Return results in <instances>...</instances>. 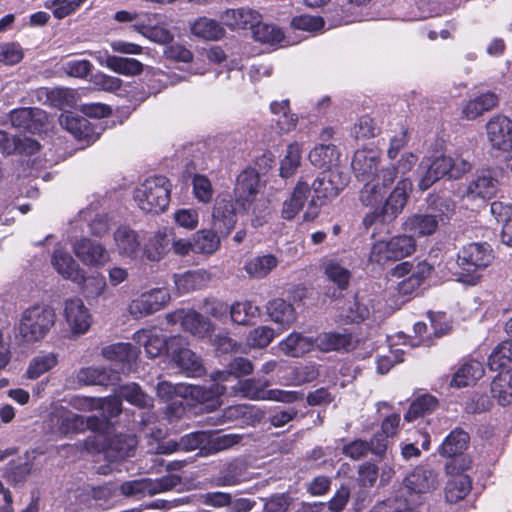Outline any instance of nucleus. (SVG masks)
<instances>
[{"label": "nucleus", "instance_id": "nucleus-1", "mask_svg": "<svg viewBox=\"0 0 512 512\" xmlns=\"http://www.w3.org/2000/svg\"><path fill=\"white\" fill-rule=\"evenodd\" d=\"M494 260L493 249L487 242H471L464 245L457 253L456 273L462 283L475 285L481 278V271Z\"/></svg>", "mask_w": 512, "mask_h": 512}, {"label": "nucleus", "instance_id": "nucleus-2", "mask_svg": "<svg viewBox=\"0 0 512 512\" xmlns=\"http://www.w3.org/2000/svg\"><path fill=\"white\" fill-rule=\"evenodd\" d=\"M171 186L165 176L149 177L135 189L134 200L146 213L163 212L170 202Z\"/></svg>", "mask_w": 512, "mask_h": 512}, {"label": "nucleus", "instance_id": "nucleus-3", "mask_svg": "<svg viewBox=\"0 0 512 512\" xmlns=\"http://www.w3.org/2000/svg\"><path fill=\"white\" fill-rule=\"evenodd\" d=\"M411 190L412 182L408 178H401L384 203L365 215L363 226L369 229L376 223H391L404 210Z\"/></svg>", "mask_w": 512, "mask_h": 512}, {"label": "nucleus", "instance_id": "nucleus-4", "mask_svg": "<svg viewBox=\"0 0 512 512\" xmlns=\"http://www.w3.org/2000/svg\"><path fill=\"white\" fill-rule=\"evenodd\" d=\"M56 321L54 309L46 304H35L22 313L19 331L26 341L43 339Z\"/></svg>", "mask_w": 512, "mask_h": 512}, {"label": "nucleus", "instance_id": "nucleus-5", "mask_svg": "<svg viewBox=\"0 0 512 512\" xmlns=\"http://www.w3.org/2000/svg\"><path fill=\"white\" fill-rule=\"evenodd\" d=\"M471 167L472 165L461 157L437 156L426 166V170L418 182V187L421 191H426L444 177L459 179L470 171Z\"/></svg>", "mask_w": 512, "mask_h": 512}, {"label": "nucleus", "instance_id": "nucleus-6", "mask_svg": "<svg viewBox=\"0 0 512 512\" xmlns=\"http://www.w3.org/2000/svg\"><path fill=\"white\" fill-rule=\"evenodd\" d=\"M169 354L173 363L188 377H200L205 373L201 358L188 348L182 336L169 338Z\"/></svg>", "mask_w": 512, "mask_h": 512}, {"label": "nucleus", "instance_id": "nucleus-7", "mask_svg": "<svg viewBox=\"0 0 512 512\" xmlns=\"http://www.w3.org/2000/svg\"><path fill=\"white\" fill-rule=\"evenodd\" d=\"M349 182L348 175L340 168H330L319 173L312 183L314 197L326 203L337 197Z\"/></svg>", "mask_w": 512, "mask_h": 512}, {"label": "nucleus", "instance_id": "nucleus-8", "mask_svg": "<svg viewBox=\"0 0 512 512\" xmlns=\"http://www.w3.org/2000/svg\"><path fill=\"white\" fill-rule=\"evenodd\" d=\"M395 180L396 169L394 167L382 168L378 178L362 181L364 186L359 191V201L367 207L381 204L387 189Z\"/></svg>", "mask_w": 512, "mask_h": 512}, {"label": "nucleus", "instance_id": "nucleus-9", "mask_svg": "<svg viewBox=\"0 0 512 512\" xmlns=\"http://www.w3.org/2000/svg\"><path fill=\"white\" fill-rule=\"evenodd\" d=\"M432 267L426 261H419L416 264L402 262L394 268L393 274L397 277L409 276L398 283V292L403 296L414 294L425 279L430 275Z\"/></svg>", "mask_w": 512, "mask_h": 512}, {"label": "nucleus", "instance_id": "nucleus-10", "mask_svg": "<svg viewBox=\"0 0 512 512\" xmlns=\"http://www.w3.org/2000/svg\"><path fill=\"white\" fill-rule=\"evenodd\" d=\"M498 169H485L478 172L469 182L466 188L465 196L470 200H486L494 197L499 188Z\"/></svg>", "mask_w": 512, "mask_h": 512}, {"label": "nucleus", "instance_id": "nucleus-11", "mask_svg": "<svg viewBox=\"0 0 512 512\" xmlns=\"http://www.w3.org/2000/svg\"><path fill=\"white\" fill-rule=\"evenodd\" d=\"M487 139L492 148L500 151L512 149V120L498 114L490 118L485 126Z\"/></svg>", "mask_w": 512, "mask_h": 512}, {"label": "nucleus", "instance_id": "nucleus-12", "mask_svg": "<svg viewBox=\"0 0 512 512\" xmlns=\"http://www.w3.org/2000/svg\"><path fill=\"white\" fill-rule=\"evenodd\" d=\"M167 320L172 324L179 323L185 331L198 338L206 337L213 330V324L194 310H177L168 314Z\"/></svg>", "mask_w": 512, "mask_h": 512}, {"label": "nucleus", "instance_id": "nucleus-13", "mask_svg": "<svg viewBox=\"0 0 512 512\" xmlns=\"http://www.w3.org/2000/svg\"><path fill=\"white\" fill-rule=\"evenodd\" d=\"M73 252L86 266L101 267L110 260L108 250L98 241L89 238L75 241Z\"/></svg>", "mask_w": 512, "mask_h": 512}, {"label": "nucleus", "instance_id": "nucleus-14", "mask_svg": "<svg viewBox=\"0 0 512 512\" xmlns=\"http://www.w3.org/2000/svg\"><path fill=\"white\" fill-rule=\"evenodd\" d=\"M259 192V174L254 169L242 171L236 179L234 194L236 203L248 211Z\"/></svg>", "mask_w": 512, "mask_h": 512}, {"label": "nucleus", "instance_id": "nucleus-15", "mask_svg": "<svg viewBox=\"0 0 512 512\" xmlns=\"http://www.w3.org/2000/svg\"><path fill=\"white\" fill-rule=\"evenodd\" d=\"M49 421L51 429L58 435L65 436L84 431L83 416L63 406L53 409L50 413Z\"/></svg>", "mask_w": 512, "mask_h": 512}, {"label": "nucleus", "instance_id": "nucleus-16", "mask_svg": "<svg viewBox=\"0 0 512 512\" xmlns=\"http://www.w3.org/2000/svg\"><path fill=\"white\" fill-rule=\"evenodd\" d=\"M212 217L214 230L219 234L227 236L234 229L237 216L230 195L226 194L217 198Z\"/></svg>", "mask_w": 512, "mask_h": 512}, {"label": "nucleus", "instance_id": "nucleus-17", "mask_svg": "<svg viewBox=\"0 0 512 512\" xmlns=\"http://www.w3.org/2000/svg\"><path fill=\"white\" fill-rule=\"evenodd\" d=\"M156 392L160 400L164 402L171 401L166 408V415L169 418H180L185 413L183 402L175 399L177 397L187 396V386L183 384H173L169 381H160L157 384Z\"/></svg>", "mask_w": 512, "mask_h": 512}, {"label": "nucleus", "instance_id": "nucleus-18", "mask_svg": "<svg viewBox=\"0 0 512 512\" xmlns=\"http://www.w3.org/2000/svg\"><path fill=\"white\" fill-rule=\"evenodd\" d=\"M64 316L71 332L75 335L84 334L90 328L91 315L80 298L65 301Z\"/></svg>", "mask_w": 512, "mask_h": 512}, {"label": "nucleus", "instance_id": "nucleus-19", "mask_svg": "<svg viewBox=\"0 0 512 512\" xmlns=\"http://www.w3.org/2000/svg\"><path fill=\"white\" fill-rule=\"evenodd\" d=\"M12 126L31 133L40 132L47 124V113L40 108H18L9 114Z\"/></svg>", "mask_w": 512, "mask_h": 512}, {"label": "nucleus", "instance_id": "nucleus-20", "mask_svg": "<svg viewBox=\"0 0 512 512\" xmlns=\"http://www.w3.org/2000/svg\"><path fill=\"white\" fill-rule=\"evenodd\" d=\"M404 484L411 492L427 493L439 486V474L428 465H420L406 476Z\"/></svg>", "mask_w": 512, "mask_h": 512}, {"label": "nucleus", "instance_id": "nucleus-21", "mask_svg": "<svg viewBox=\"0 0 512 512\" xmlns=\"http://www.w3.org/2000/svg\"><path fill=\"white\" fill-rule=\"evenodd\" d=\"M249 480L248 465L245 460L235 458L226 463L213 478L212 485L215 487H231Z\"/></svg>", "mask_w": 512, "mask_h": 512}, {"label": "nucleus", "instance_id": "nucleus-22", "mask_svg": "<svg viewBox=\"0 0 512 512\" xmlns=\"http://www.w3.org/2000/svg\"><path fill=\"white\" fill-rule=\"evenodd\" d=\"M55 270L65 279L82 285L86 281L85 271L73 259L71 254L63 249H56L51 259Z\"/></svg>", "mask_w": 512, "mask_h": 512}, {"label": "nucleus", "instance_id": "nucleus-23", "mask_svg": "<svg viewBox=\"0 0 512 512\" xmlns=\"http://www.w3.org/2000/svg\"><path fill=\"white\" fill-rule=\"evenodd\" d=\"M379 157L372 150H357L352 159V169L359 181L378 178Z\"/></svg>", "mask_w": 512, "mask_h": 512}, {"label": "nucleus", "instance_id": "nucleus-24", "mask_svg": "<svg viewBox=\"0 0 512 512\" xmlns=\"http://www.w3.org/2000/svg\"><path fill=\"white\" fill-rule=\"evenodd\" d=\"M60 123L68 132L79 140L92 142L99 137V132H96L95 127L86 117L75 116L72 114L61 115Z\"/></svg>", "mask_w": 512, "mask_h": 512}, {"label": "nucleus", "instance_id": "nucleus-25", "mask_svg": "<svg viewBox=\"0 0 512 512\" xmlns=\"http://www.w3.org/2000/svg\"><path fill=\"white\" fill-rule=\"evenodd\" d=\"M261 19V15L250 8L227 9L221 21L231 29H251Z\"/></svg>", "mask_w": 512, "mask_h": 512}, {"label": "nucleus", "instance_id": "nucleus-26", "mask_svg": "<svg viewBox=\"0 0 512 512\" xmlns=\"http://www.w3.org/2000/svg\"><path fill=\"white\" fill-rule=\"evenodd\" d=\"M172 240L173 232L171 230L163 229L157 231L145 244L143 249L144 256L151 261L161 260L171 250Z\"/></svg>", "mask_w": 512, "mask_h": 512}, {"label": "nucleus", "instance_id": "nucleus-27", "mask_svg": "<svg viewBox=\"0 0 512 512\" xmlns=\"http://www.w3.org/2000/svg\"><path fill=\"white\" fill-rule=\"evenodd\" d=\"M439 226L440 223L427 211L413 214L404 222L405 230L419 237L434 234Z\"/></svg>", "mask_w": 512, "mask_h": 512}, {"label": "nucleus", "instance_id": "nucleus-28", "mask_svg": "<svg viewBox=\"0 0 512 512\" xmlns=\"http://www.w3.org/2000/svg\"><path fill=\"white\" fill-rule=\"evenodd\" d=\"M426 202V211L432 215L440 225L447 224L455 213V202L449 197L430 194Z\"/></svg>", "mask_w": 512, "mask_h": 512}, {"label": "nucleus", "instance_id": "nucleus-29", "mask_svg": "<svg viewBox=\"0 0 512 512\" xmlns=\"http://www.w3.org/2000/svg\"><path fill=\"white\" fill-rule=\"evenodd\" d=\"M498 103V95L494 92L487 91L469 100L463 107L462 113L468 120H474L485 112L495 108Z\"/></svg>", "mask_w": 512, "mask_h": 512}, {"label": "nucleus", "instance_id": "nucleus-30", "mask_svg": "<svg viewBox=\"0 0 512 512\" xmlns=\"http://www.w3.org/2000/svg\"><path fill=\"white\" fill-rule=\"evenodd\" d=\"M310 193V185L308 182L300 179L289 199L283 203L281 215L286 220H292L299 211L304 207L308 194Z\"/></svg>", "mask_w": 512, "mask_h": 512}, {"label": "nucleus", "instance_id": "nucleus-31", "mask_svg": "<svg viewBox=\"0 0 512 512\" xmlns=\"http://www.w3.org/2000/svg\"><path fill=\"white\" fill-rule=\"evenodd\" d=\"M78 379L87 385L107 386L119 381V373L112 368L88 367L79 371Z\"/></svg>", "mask_w": 512, "mask_h": 512}, {"label": "nucleus", "instance_id": "nucleus-32", "mask_svg": "<svg viewBox=\"0 0 512 512\" xmlns=\"http://www.w3.org/2000/svg\"><path fill=\"white\" fill-rule=\"evenodd\" d=\"M339 157L340 152L334 144H319L309 153L310 162L319 168H340L337 165Z\"/></svg>", "mask_w": 512, "mask_h": 512}, {"label": "nucleus", "instance_id": "nucleus-33", "mask_svg": "<svg viewBox=\"0 0 512 512\" xmlns=\"http://www.w3.org/2000/svg\"><path fill=\"white\" fill-rule=\"evenodd\" d=\"M114 240L120 255L136 258L140 251L137 233L128 227H120L114 233Z\"/></svg>", "mask_w": 512, "mask_h": 512}, {"label": "nucleus", "instance_id": "nucleus-34", "mask_svg": "<svg viewBox=\"0 0 512 512\" xmlns=\"http://www.w3.org/2000/svg\"><path fill=\"white\" fill-rule=\"evenodd\" d=\"M469 434L462 428H455L444 439L439 448V453L442 456L452 458L462 454L468 447Z\"/></svg>", "mask_w": 512, "mask_h": 512}, {"label": "nucleus", "instance_id": "nucleus-35", "mask_svg": "<svg viewBox=\"0 0 512 512\" xmlns=\"http://www.w3.org/2000/svg\"><path fill=\"white\" fill-rule=\"evenodd\" d=\"M484 375V368L481 362L471 360L464 363L453 375L451 386L462 388L474 384Z\"/></svg>", "mask_w": 512, "mask_h": 512}, {"label": "nucleus", "instance_id": "nucleus-36", "mask_svg": "<svg viewBox=\"0 0 512 512\" xmlns=\"http://www.w3.org/2000/svg\"><path fill=\"white\" fill-rule=\"evenodd\" d=\"M221 381L213 382L209 386L203 385H191L187 386L188 393L193 399L200 403H211L212 407L218 404V398L223 395L226 391V387L220 384Z\"/></svg>", "mask_w": 512, "mask_h": 512}, {"label": "nucleus", "instance_id": "nucleus-37", "mask_svg": "<svg viewBox=\"0 0 512 512\" xmlns=\"http://www.w3.org/2000/svg\"><path fill=\"white\" fill-rule=\"evenodd\" d=\"M270 110L271 113L276 116L274 121L280 132L288 133L296 128L298 116L291 113L289 100L272 102L270 104Z\"/></svg>", "mask_w": 512, "mask_h": 512}, {"label": "nucleus", "instance_id": "nucleus-38", "mask_svg": "<svg viewBox=\"0 0 512 512\" xmlns=\"http://www.w3.org/2000/svg\"><path fill=\"white\" fill-rule=\"evenodd\" d=\"M318 347L323 351H349L355 347L352 335L339 332L320 334L316 340Z\"/></svg>", "mask_w": 512, "mask_h": 512}, {"label": "nucleus", "instance_id": "nucleus-39", "mask_svg": "<svg viewBox=\"0 0 512 512\" xmlns=\"http://www.w3.org/2000/svg\"><path fill=\"white\" fill-rule=\"evenodd\" d=\"M491 393L498 403L507 406L512 403V369L500 372L491 383Z\"/></svg>", "mask_w": 512, "mask_h": 512}, {"label": "nucleus", "instance_id": "nucleus-40", "mask_svg": "<svg viewBox=\"0 0 512 512\" xmlns=\"http://www.w3.org/2000/svg\"><path fill=\"white\" fill-rule=\"evenodd\" d=\"M267 314L270 319L282 326L289 327L296 320L294 307L283 299H273L267 304Z\"/></svg>", "mask_w": 512, "mask_h": 512}, {"label": "nucleus", "instance_id": "nucleus-41", "mask_svg": "<svg viewBox=\"0 0 512 512\" xmlns=\"http://www.w3.org/2000/svg\"><path fill=\"white\" fill-rule=\"evenodd\" d=\"M281 351L291 357H301L308 353L314 346L311 338L305 337L300 333H291L279 344Z\"/></svg>", "mask_w": 512, "mask_h": 512}, {"label": "nucleus", "instance_id": "nucleus-42", "mask_svg": "<svg viewBox=\"0 0 512 512\" xmlns=\"http://www.w3.org/2000/svg\"><path fill=\"white\" fill-rule=\"evenodd\" d=\"M115 394L119 396L121 400H126L132 405L139 408H146L152 406V398L148 396L137 383H128L119 386Z\"/></svg>", "mask_w": 512, "mask_h": 512}, {"label": "nucleus", "instance_id": "nucleus-43", "mask_svg": "<svg viewBox=\"0 0 512 512\" xmlns=\"http://www.w3.org/2000/svg\"><path fill=\"white\" fill-rule=\"evenodd\" d=\"M254 366L252 362L244 357H235L227 365V369L216 371L212 375V379L216 381H228L231 376L240 378L253 372Z\"/></svg>", "mask_w": 512, "mask_h": 512}, {"label": "nucleus", "instance_id": "nucleus-44", "mask_svg": "<svg viewBox=\"0 0 512 512\" xmlns=\"http://www.w3.org/2000/svg\"><path fill=\"white\" fill-rule=\"evenodd\" d=\"M278 265V259L272 254L254 257L244 265L246 273L257 279L266 277Z\"/></svg>", "mask_w": 512, "mask_h": 512}, {"label": "nucleus", "instance_id": "nucleus-45", "mask_svg": "<svg viewBox=\"0 0 512 512\" xmlns=\"http://www.w3.org/2000/svg\"><path fill=\"white\" fill-rule=\"evenodd\" d=\"M193 35L205 40H218L225 34L224 28L214 19L198 18L191 26Z\"/></svg>", "mask_w": 512, "mask_h": 512}, {"label": "nucleus", "instance_id": "nucleus-46", "mask_svg": "<svg viewBox=\"0 0 512 512\" xmlns=\"http://www.w3.org/2000/svg\"><path fill=\"white\" fill-rule=\"evenodd\" d=\"M105 65L116 73L125 76H136L142 73L144 65L133 58L107 55Z\"/></svg>", "mask_w": 512, "mask_h": 512}, {"label": "nucleus", "instance_id": "nucleus-47", "mask_svg": "<svg viewBox=\"0 0 512 512\" xmlns=\"http://www.w3.org/2000/svg\"><path fill=\"white\" fill-rule=\"evenodd\" d=\"M327 278L340 290H345L350 282V271L334 259H325L321 264Z\"/></svg>", "mask_w": 512, "mask_h": 512}, {"label": "nucleus", "instance_id": "nucleus-48", "mask_svg": "<svg viewBox=\"0 0 512 512\" xmlns=\"http://www.w3.org/2000/svg\"><path fill=\"white\" fill-rule=\"evenodd\" d=\"M471 489L469 476L465 474L453 476L446 484L445 498L449 503H456L465 498Z\"/></svg>", "mask_w": 512, "mask_h": 512}, {"label": "nucleus", "instance_id": "nucleus-49", "mask_svg": "<svg viewBox=\"0 0 512 512\" xmlns=\"http://www.w3.org/2000/svg\"><path fill=\"white\" fill-rule=\"evenodd\" d=\"M219 232L203 229L193 235L194 253L212 254L220 247Z\"/></svg>", "mask_w": 512, "mask_h": 512}, {"label": "nucleus", "instance_id": "nucleus-50", "mask_svg": "<svg viewBox=\"0 0 512 512\" xmlns=\"http://www.w3.org/2000/svg\"><path fill=\"white\" fill-rule=\"evenodd\" d=\"M437 406L438 400L434 396L429 394L421 395L410 404L408 411L404 415V419L407 422H412L418 417L431 413Z\"/></svg>", "mask_w": 512, "mask_h": 512}, {"label": "nucleus", "instance_id": "nucleus-51", "mask_svg": "<svg viewBox=\"0 0 512 512\" xmlns=\"http://www.w3.org/2000/svg\"><path fill=\"white\" fill-rule=\"evenodd\" d=\"M229 313L233 323L248 325L252 319L259 316L260 309L251 301H243L229 306Z\"/></svg>", "mask_w": 512, "mask_h": 512}, {"label": "nucleus", "instance_id": "nucleus-52", "mask_svg": "<svg viewBox=\"0 0 512 512\" xmlns=\"http://www.w3.org/2000/svg\"><path fill=\"white\" fill-rule=\"evenodd\" d=\"M107 359L120 363H130L137 357L136 348L131 343H116L103 350Z\"/></svg>", "mask_w": 512, "mask_h": 512}, {"label": "nucleus", "instance_id": "nucleus-53", "mask_svg": "<svg viewBox=\"0 0 512 512\" xmlns=\"http://www.w3.org/2000/svg\"><path fill=\"white\" fill-rule=\"evenodd\" d=\"M32 468L33 464L29 461H12L6 466L4 476L11 485H22L31 474Z\"/></svg>", "mask_w": 512, "mask_h": 512}, {"label": "nucleus", "instance_id": "nucleus-54", "mask_svg": "<svg viewBox=\"0 0 512 512\" xmlns=\"http://www.w3.org/2000/svg\"><path fill=\"white\" fill-rule=\"evenodd\" d=\"M392 261L400 260L411 255L416 248L415 240L412 236L400 235L393 237L388 241Z\"/></svg>", "mask_w": 512, "mask_h": 512}, {"label": "nucleus", "instance_id": "nucleus-55", "mask_svg": "<svg viewBox=\"0 0 512 512\" xmlns=\"http://www.w3.org/2000/svg\"><path fill=\"white\" fill-rule=\"evenodd\" d=\"M57 364V357L53 353L41 354L34 357L28 366L27 377L37 379L44 373L50 371Z\"/></svg>", "mask_w": 512, "mask_h": 512}, {"label": "nucleus", "instance_id": "nucleus-56", "mask_svg": "<svg viewBox=\"0 0 512 512\" xmlns=\"http://www.w3.org/2000/svg\"><path fill=\"white\" fill-rule=\"evenodd\" d=\"M136 445L137 440L135 436L130 434H117L111 438L109 449L115 452V457L126 458L133 455Z\"/></svg>", "mask_w": 512, "mask_h": 512}, {"label": "nucleus", "instance_id": "nucleus-57", "mask_svg": "<svg viewBox=\"0 0 512 512\" xmlns=\"http://www.w3.org/2000/svg\"><path fill=\"white\" fill-rule=\"evenodd\" d=\"M301 152V146L298 143L288 145L286 155L280 165V176L282 178H289L295 173L301 162Z\"/></svg>", "mask_w": 512, "mask_h": 512}, {"label": "nucleus", "instance_id": "nucleus-58", "mask_svg": "<svg viewBox=\"0 0 512 512\" xmlns=\"http://www.w3.org/2000/svg\"><path fill=\"white\" fill-rule=\"evenodd\" d=\"M511 361L512 339H509L502 341L495 347L488 358V366L492 371H496Z\"/></svg>", "mask_w": 512, "mask_h": 512}, {"label": "nucleus", "instance_id": "nucleus-59", "mask_svg": "<svg viewBox=\"0 0 512 512\" xmlns=\"http://www.w3.org/2000/svg\"><path fill=\"white\" fill-rule=\"evenodd\" d=\"M253 36L256 41L268 44L280 43L283 38V32L276 26L262 23L261 20L252 28Z\"/></svg>", "mask_w": 512, "mask_h": 512}, {"label": "nucleus", "instance_id": "nucleus-60", "mask_svg": "<svg viewBox=\"0 0 512 512\" xmlns=\"http://www.w3.org/2000/svg\"><path fill=\"white\" fill-rule=\"evenodd\" d=\"M242 436L239 434H211L208 433L207 452L206 454H214L222 450L229 449L240 443Z\"/></svg>", "mask_w": 512, "mask_h": 512}, {"label": "nucleus", "instance_id": "nucleus-61", "mask_svg": "<svg viewBox=\"0 0 512 512\" xmlns=\"http://www.w3.org/2000/svg\"><path fill=\"white\" fill-rule=\"evenodd\" d=\"M207 440L208 432L196 431L182 436L178 440V445L180 446L181 451L189 452L196 449H200L201 452H207Z\"/></svg>", "mask_w": 512, "mask_h": 512}, {"label": "nucleus", "instance_id": "nucleus-62", "mask_svg": "<svg viewBox=\"0 0 512 512\" xmlns=\"http://www.w3.org/2000/svg\"><path fill=\"white\" fill-rule=\"evenodd\" d=\"M269 385L267 381H261L254 378L238 381L237 391L242 393L244 397L250 399L264 398V394L267 392L265 388Z\"/></svg>", "mask_w": 512, "mask_h": 512}, {"label": "nucleus", "instance_id": "nucleus-63", "mask_svg": "<svg viewBox=\"0 0 512 512\" xmlns=\"http://www.w3.org/2000/svg\"><path fill=\"white\" fill-rule=\"evenodd\" d=\"M24 57L23 48L16 42L0 44V63L12 66L18 64Z\"/></svg>", "mask_w": 512, "mask_h": 512}, {"label": "nucleus", "instance_id": "nucleus-64", "mask_svg": "<svg viewBox=\"0 0 512 512\" xmlns=\"http://www.w3.org/2000/svg\"><path fill=\"white\" fill-rule=\"evenodd\" d=\"M174 283L180 293H189L196 290L202 281V275L198 272L187 271L173 276Z\"/></svg>", "mask_w": 512, "mask_h": 512}]
</instances>
